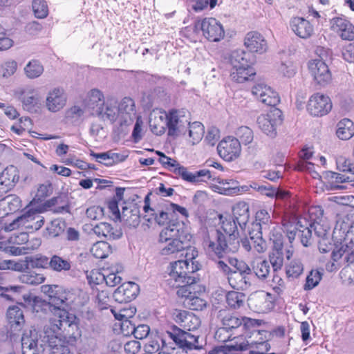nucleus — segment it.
Returning <instances> with one entry per match:
<instances>
[{"label":"nucleus","mask_w":354,"mask_h":354,"mask_svg":"<svg viewBox=\"0 0 354 354\" xmlns=\"http://www.w3.org/2000/svg\"><path fill=\"white\" fill-rule=\"evenodd\" d=\"M19 100L21 102L23 108L29 112L36 111L39 104L37 91L31 88L26 87L16 92Z\"/></svg>","instance_id":"nucleus-23"},{"label":"nucleus","mask_w":354,"mask_h":354,"mask_svg":"<svg viewBox=\"0 0 354 354\" xmlns=\"http://www.w3.org/2000/svg\"><path fill=\"white\" fill-rule=\"evenodd\" d=\"M271 295L265 291L252 293L248 298V305L254 311L264 313L273 307Z\"/></svg>","instance_id":"nucleus-18"},{"label":"nucleus","mask_w":354,"mask_h":354,"mask_svg":"<svg viewBox=\"0 0 354 354\" xmlns=\"http://www.w3.org/2000/svg\"><path fill=\"white\" fill-rule=\"evenodd\" d=\"M331 29L344 40H354V26L346 19L334 17L330 21Z\"/></svg>","instance_id":"nucleus-24"},{"label":"nucleus","mask_w":354,"mask_h":354,"mask_svg":"<svg viewBox=\"0 0 354 354\" xmlns=\"http://www.w3.org/2000/svg\"><path fill=\"white\" fill-rule=\"evenodd\" d=\"M310 74L316 83L325 86L332 80L331 73L327 64L322 59H313L308 63Z\"/></svg>","instance_id":"nucleus-16"},{"label":"nucleus","mask_w":354,"mask_h":354,"mask_svg":"<svg viewBox=\"0 0 354 354\" xmlns=\"http://www.w3.org/2000/svg\"><path fill=\"white\" fill-rule=\"evenodd\" d=\"M216 318L219 320L222 326L216 331L215 336L218 341L223 342L227 341V338L221 337L223 333L232 331L241 326H243L244 329H248L250 326L261 325L262 322V320L260 319L241 317L227 308L219 310Z\"/></svg>","instance_id":"nucleus-5"},{"label":"nucleus","mask_w":354,"mask_h":354,"mask_svg":"<svg viewBox=\"0 0 354 354\" xmlns=\"http://www.w3.org/2000/svg\"><path fill=\"white\" fill-rule=\"evenodd\" d=\"M269 234L270 240L273 243V250L274 251H282L283 249V237L280 230L274 227L270 231H267Z\"/></svg>","instance_id":"nucleus-55"},{"label":"nucleus","mask_w":354,"mask_h":354,"mask_svg":"<svg viewBox=\"0 0 354 354\" xmlns=\"http://www.w3.org/2000/svg\"><path fill=\"white\" fill-rule=\"evenodd\" d=\"M331 259L332 263L326 264V270L330 272L337 270L341 266V262L339 261L342 260L345 263L354 262V241L351 240L348 243L346 241L341 244L340 248L332 250Z\"/></svg>","instance_id":"nucleus-8"},{"label":"nucleus","mask_w":354,"mask_h":354,"mask_svg":"<svg viewBox=\"0 0 354 354\" xmlns=\"http://www.w3.org/2000/svg\"><path fill=\"white\" fill-rule=\"evenodd\" d=\"M44 206L46 209L52 210L55 214L69 212V205L65 197L58 196L47 200Z\"/></svg>","instance_id":"nucleus-35"},{"label":"nucleus","mask_w":354,"mask_h":354,"mask_svg":"<svg viewBox=\"0 0 354 354\" xmlns=\"http://www.w3.org/2000/svg\"><path fill=\"white\" fill-rule=\"evenodd\" d=\"M32 6L35 16L37 18L44 19L47 17L48 8L44 0H33Z\"/></svg>","instance_id":"nucleus-61"},{"label":"nucleus","mask_w":354,"mask_h":354,"mask_svg":"<svg viewBox=\"0 0 354 354\" xmlns=\"http://www.w3.org/2000/svg\"><path fill=\"white\" fill-rule=\"evenodd\" d=\"M245 295L243 292L229 291L226 295V302L232 309H239L244 305Z\"/></svg>","instance_id":"nucleus-47"},{"label":"nucleus","mask_w":354,"mask_h":354,"mask_svg":"<svg viewBox=\"0 0 354 354\" xmlns=\"http://www.w3.org/2000/svg\"><path fill=\"white\" fill-rule=\"evenodd\" d=\"M234 219L239 225L240 227L245 229L250 220V207L248 203L241 201L236 203L233 207Z\"/></svg>","instance_id":"nucleus-32"},{"label":"nucleus","mask_w":354,"mask_h":354,"mask_svg":"<svg viewBox=\"0 0 354 354\" xmlns=\"http://www.w3.org/2000/svg\"><path fill=\"white\" fill-rule=\"evenodd\" d=\"M218 153L225 161L231 162L240 156L241 147L239 139L227 136L217 146Z\"/></svg>","instance_id":"nucleus-12"},{"label":"nucleus","mask_w":354,"mask_h":354,"mask_svg":"<svg viewBox=\"0 0 354 354\" xmlns=\"http://www.w3.org/2000/svg\"><path fill=\"white\" fill-rule=\"evenodd\" d=\"M108 315L99 314L96 310L90 313V338L95 340L94 347L99 348L104 342V319Z\"/></svg>","instance_id":"nucleus-14"},{"label":"nucleus","mask_w":354,"mask_h":354,"mask_svg":"<svg viewBox=\"0 0 354 354\" xmlns=\"http://www.w3.org/2000/svg\"><path fill=\"white\" fill-rule=\"evenodd\" d=\"M19 281L28 285L37 286L44 282L46 278L43 274L33 270L25 271L19 277Z\"/></svg>","instance_id":"nucleus-43"},{"label":"nucleus","mask_w":354,"mask_h":354,"mask_svg":"<svg viewBox=\"0 0 354 354\" xmlns=\"http://www.w3.org/2000/svg\"><path fill=\"white\" fill-rule=\"evenodd\" d=\"M249 57L250 54L242 50H234L230 56V63L233 70L249 66L250 64Z\"/></svg>","instance_id":"nucleus-42"},{"label":"nucleus","mask_w":354,"mask_h":354,"mask_svg":"<svg viewBox=\"0 0 354 354\" xmlns=\"http://www.w3.org/2000/svg\"><path fill=\"white\" fill-rule=\"evenodd\" d=\"M255 74L254 68L249 64L246 67H240V68L233 70L230 76L234 81L238 83H243L245 81L252 80Z\"/></svg>","instance_id":"nucleus-41"},{"label":"nucleus","mask_w":354,"mask_h":354,"mask_svg":"<svg viewBox=\"0 0 354 354\" xmlns=\"http://www.w3.org/2000/svg\"><path fill=\"white\" fill-rule=\"evenodd\" d=\"M234 342L231 345L218 346L212 349L214 354H242L239 351H242L239 348L242 337L234 338Z\"/></svg>","instance_id":"nucleus-49"},{"label":"nucleus","mask_w":354,"mask_h":354,"mask_svg":"<svg viewBox=\"0 0 354 354\" xmlns=\"http://www.w3.org/2000/svg\"><path fill=\"white\" fill-rule=\"evenodd\" d=\"M221 230L214 232V240L206 241L207 252L210 255L218 258H223L229 253H235L240 247L239 232L237 229V222L232 218L221 216Z\"/></svg>","instance_id":"nucleus-3"},{"label":"nucleus","mask_w":354,"mask_h":354,"mask_svg":"<svg viewBox=\"0 0 354 354\" xmlns=\"http://www.w3.org/2000/svg\"><path fill=\"white\" fill-rule=\"evenodd\" d=\"M32 126V121L28 117L21 118L17 122L11 127V130L17 135H22Z\"/></svg>","instance_id":"nucleus-63"},{"label":"nucleus","mask_w":354,"mask_h":354,"mask_svg":"<svg viewBox=\"0 0 354 354\" xmlns=\"http://www.w3.org/2000/svg\"><path fill=\"white\" fill-rule=\"evenodd\" d=\"M77 319L68 310L55 309L42 336V341L51 348L53 354H70L66 344H73L82 335Z\"/></svg>","instance_id":"nucleus-1"},{"label":"nucleus","mask_w":354,"mask_h":354,"mask_svg":"<svg viewBox=\"0 0 354 354\" xmlns=\"http://www.w3.org/2000/svg\"><path fill=\"white\" fill-rule=\"evenodd\" d=\"M24 71L28 78L35 79L43 73L44 66L39 60L32 59L26 64Z\"/></svg>","instance_id":"nucleus-48"},{"label":"nucleus","mask_w":354,"mask_h":354,"mask_svg":"<svg viewBox=\"0 0 354 354\" xmlns=\"http://www.w3.org/2000/svg\"><path fill=\"white\" fill-rule=\"evenodd\" d=\"M227 279L230 286L237 290H245L252 284V278L250 276L243 275L235 271H232Z\"/></svg>","instance_id":"nucleus-33"},{"label":"nucleus","mask_w":354,"mask_h":354,"mask_svg":"<svg viewBox=\"0 0 354 354\" xmlns=\"http://www.w3.org/2000/svg\"><path fill=\"white\" fill-rule=\"evenodd\" d=\"M149 127L151 131L157 136H160L165 132L166 130V121H164L162 116L152 115L149 118Z\"/></svg>","instance_id":"nucleus-57"},{"label":"nucleus","mask_w":354,"mask_h":354,"mask_svg":"<svg viewBox=\"0 0 354 354\" xmlns=\"http://www.w3.org/2000/svg\"><path fill=\"white\" fill-rule=\"evenodd\" d=\"M90 225L93 227L92 232L90 231V238L93 234L99 237L103 236L108 240H115L120 239L122 235L120 230H114L108 223L101 222L96 225L90 223Z\"/></svg>","instance_id":"nucleus-27"},{"label":"nucleus","mask_w":354,"mask_h":354,"mask_svg":"<svg viewBox=\"0 0 354 354\" xmlns=\"http://www.w3.org/2000/svg\"><path fill=\"white\" fill-rule=\"evenodd\" d=\"M143 218L149 223H151L153 221H154L156 223H158L160 225H165L168 222L169 219L168 212H165L163 210L159 211L158 212H156L154 209L153 212H150L149 217H147V216L146 215Z\"/></svg>","instance_id":"nucleus-62"},{"label":"nucleus","mask_w":354,"mask_h":354,"mask_svg":"<svg viewBox=\"0 0 354 354\" xmlns=\"http://www.w3.org/2000/svg\"><path fill=\"white\" fill-rule=\"evenodd\" d=\"M307 109L312 115L323 116L331 111L332 102L328 96L317 93L310 97Z\"/></svg>","instance_id":"nucleus-15"},{"label":"nucleus","mask_w":354,"mask_h":354,"mask_svg":"<svg viewBox=\"0 0 354 354\" xmlns=\"http://www.w3.org/2000/svg\"><path fill=\"white\" fill-rule=\"evenodd\" d=\"M252 93L257 100L267 106H275L280 102L278 94L263 83L254 85L252 87Z\"/></svg>","instance_id":"nucleus-19"},{"label":"nucleus","mask_w":354,"mask_h":354,"mask_svg":"<svg viewBox=\"0 0 354 354\" xmlns=\"http://www.w3.org/2000/svg\"><path fill=\"white\" fill-rule=\"evenodd\" d=\"M105 105L103 93L97 88L90 91V114L96 115L102 114V109Z\"/></svg>","instance_id":"nucleus-34"},{"label":"nucleus","mask_w":354,"mask_h":354,"mask_svg":"<svg viewBox=\"0 0 354 354\" xmlns=\"http://www.w3.org/2000/svg\"><path fill=\"white\" fill-rule=\"evenodd\" d=\"M166 125L168 129V135L176 137L184 133L189 122L187 118L182 114V111L171 110L165 115Z\"/></svg>","instance_id":"nucleus-11"},{"label":"nucleus","mask_w":354,"mask_h":354,"mask_svg":"<svg viewBox=\"0 0 354 354\" xmlns=\"http://www.w3.org/2000/svg\"><path fill=\"white\" fill-rule=\"evenodd\" d=\"M304 271V266L299 260H293L286 267V274L288 278L296 279Z\"/></svg>","instance_id":"nucleus-60"},{"label":"nucleus","mask_w":354,"mask_h":354,"mask_svg":"<svg viewBox=\"0 0 354 354\" xmlns=\"http://www.w3.org/2000/svg\"><path fill=\"white\" fill-rule=\"evenodd\" d=\"M118 114L123 121L121 124L129 125L136 116L134 101L130 97H124L118 106Z\"/></svg>","instance_id":"nucleus-28"},{"label":"nucleus","mask_w":354,"mask_h":354,"mask_svg":"<svg viewBox=\"0 0 354 354\" xmlns=\"http://www.w3.org/2000/svg\"><path fill=\"white\" fill-rule=\"evenodd\" d=\"M251 266L252 272L260 280H265L268 277L270 266L268 260L257 259L251 263Z\"/></svg>","instance_id":"nucleus-39"},{"label":"nucleus","mask_w":354,"mask_h":354,"mask_svg":"<svg viewBox=\"0 0 354 354\" xmlns=\"http://www.w3.org/2000/svg\"><path fill=\"white\" fill-rule=\"evenodd\" d=\"M290 26L295 33L301 38H308L313 32V26L302 17L293 18Z\"/></svg>","instance_id":"nucleus-31"},{"label":"nucleus","mask_w":354,"mask_h":354,"mask_svg":"<svg viewBox=\"0 0 354 354\" xmlns=\"http://www.w3.org/2000/svg\"><path fill=\"white\" fill-rule=\"evenodd\" d=\"M297 225L300 228H297L298 230V236L300 239L301 244L305 247H308L313 243L312 228L310 226H304L301 225L300 221L297 222Z\"/></svg>","instance_id":"nucleus-54"},{"label":"nucleus","mask_w":354,"mask_h":354,"mask_svg":"<svg viewBox=\"0 0 354 354\" xmlns=\"http://www.w3.org/2000/svg\"><path fill=\"white\" fill-rule=\"evenodd\" d=\"M166 245L161 248L162 255L168 256L178 253H185L188 250H194L191 248V240H174L165 243Z\"/></svg>","instance_id":"nucleus-29"},{"label":"nucleus","mask_w":354,"mask_h":354,"mask_svg":"<svg viewBox=\"0 0 354 354\" xmlns=\"http://www.w3.org/2000/svg\"><path fill=\"white\" fill-rule=\"evenodd\" d=\"M37 342V335L35 331L30 330L29 333H24L21 337L23 354H36Z\"/></svg>","instance_id":"nucleus-38"},{"label":"nucleus","mask_w":354,"mask_h":354,"mask_svg":"<svg viewBox=\"0 0 354 354\" xmlns=\"http://www.w3.org/2000/svg\"><path fill=\"white\" fill-rule=\"evenodd\" d=\"M172 316L184 329L174 326L171 330L167 331L169 337L183 352L201 349L205 341L197 332L201 324L200 318L193 313L178 309L174 311Z\"/></svg>","instance_id":"nucleus-2"},{"label":"nucleus","mask_w":354,"mask_h":354,"mask_svg":"<svg viewBox=\"0 0 354 354\" xmlns=\"http://www.w3.org/2000/svg\"><path fill=\"white\" fill-rule=\"evenodd\" d=\"M244 44L251 52L262 54L268 48V45L264 37L258 32H248L244 40Z\"/></svg>","instance_id":"nucleus-26"},{"label":"nucleus","mask_w":354,"mask_h":354,"mask_svg":"<svg viewBox=\"0 0 354 354\" xmlns=\"http://www.w3.org/2000/svg\"><path fill=\"white\" fill-rule=\"evenodd\" d=\"M259 325L250 326L246 330L245 334V339L241 340L239 348L241 350H248L250 346L268 342L271 334L265 330H259L257 328Z\"/></svg>","instance_id":"nucleus-17"},{"label":"nucleus","mask_w":354,"mask_h":354,"mask_svg":"<svg viewBox=\"0 0 354 354\" xmlns=\"http://www.w3.org/2000/svg\"><path fill=\"white\" fill-rule=\"evenodd\" d=\"M323 273L318 270H312L306 277L304 285L305 290H310L316 287L322 278Z\"/></svg>","instance_id":"nucleus-59"},{"label":"nucleus","mask_w":354,"mask_h":354,"mask_svg":"<svg viewBox=\"0 0 354 354\" xmlns=\"http://www.w3.org/2000/svg\"><path fill=\"white\" fill-rule=\"evenodd\" d=\"M236 135L240 142H241L245 145L251 143L254 138L252 130L245 126L239 127L236 132Z\"/></svg>","instance_id":"nucleus-64"},{"label":"nucleus","mask_w":354,"mask_h":354,"mask_svg":"<svg viewBox=\"0 0 354 354\" xmlns=\"http://www.w3.org/2000/svg\"><path fill=\"white\" fill-rule=\"evenodd\" d=\"M67 102V95L62 88H54L46 96V106L50 112H57L62 109Z\"/></svg>","instance_id":"nucleus-22"},{"label":"nucleus","mask_w":354,"mask_h":354,"mask_svg":"<svg viewBox=\"0 0 354 354\" xmlns=\"http://www.w3.org/2000/svg\"><path fill=\"white\" fill-rule=\"evenodd\" d=\"M90 281V295H93V300L95 304L93 310H96L99 314H105L109 316V312L114 314L115 310L110 309L111 307L109 292L107 287L104 284L96 283L91 284Z\"/></svg>","instance_id":"nucleus-7"},{"label":"nucleus","mask_w":354,"mask_h":354,"mask_svg":"<svg viewBox=\"0 0 354 354\" xmlns=\"http://www.w3.org/2000/svg\"><path fill=\"white\" fill-rule=\"evenodd\" d=\"M9 243L13 245H22L21 247H17L13 252L16 254H19L24 251L34 250L38 248L41 245V239L39 238L33 240V244L31 245L28 242V233L26 232H21L15 233L8 239Z\"/></svg>","instance_id":"nucleus-20"},{"label":"nucleus","mask_w":354,"mask_h":354,"mask_svg":"<svg viewBox=\"0 0 354 354\" xmlns=\"http://www.w3.org/2000/svg\"><path fill=\"white\" fill-rule=\"evenodd\" d=\"M185 257V259H180L170 263L168 268V285L171 287H178L184 284H195L198 279L194 273L199 270L201 264L196 260L198 251L188 250L185 253L180 254V257Z\"/></svg>","instance_id":"nucleus-4"},{"label":"nucleus","mask_w":354,"mask_h":354,"mask_svg":"<svg viewBox=\"0 0 354 354\" xmlns=\"http://www.w3.org/2000/svg\"><path fill=\"white\" fill-rule=\"evenodd\" d=\"M185 305L192 310H203L207 308V302L205 299L194 295L184 300Z\"/></svg>","instance_id":"nucleus-56"},{"label":"nucleus","mask_w":354,"mask_h":354,"mask_svg":"<svg viewBox=\"0 0 354 354\" xmlns=\"http://www.w3.org/2000/svg\"><path fill=\"white\" fill-rule=\"evenodd\" d=\"M218 183L224 185L223 187L216 186V189L219 190V192L225 195H231L240 192V188L238 185L239 183L233 179H218Z\"/></svg>","instance_id":"nucleus-45"},{"label":"nucleus","mask_w":354,"mask_h":354,"mask_svg":"<svg viewBox=\"0 0 354 354\" xmlns=\"http://www.w3.org/2000/svg\"><path fill=\"white\" fill-rule=\"evenodd\" d=\"M45 223L44 216L36 210H28L25 214L14 220L8 225L4 227L6 232L14 230L21 227L27 233H32L42 227Z\"/></svg>","instance_id":"nucleus-6"},{"label":"nucleus","mask_w":354,"mask_h":354,"mask_svg":"<svg viewBox=\"0 0 354 354\" xmlns=\"http://www.w3.org/2000/svg\"><path fill=\"white\" fill-rule=\"evenodd\" d=\"M28 266L32 268L46 269L49 267L50 261L48 258L42 254H37L26 257V260Z\"/></svg>","instance_id":"nucleus-53"},{"label":"nucleus","mask_w":354,"mask_h":354,"mask_svg":"<svg viewBox=\"0 0 354 354\" xmlns=\"http://www.w3.org/2000/svg\"><path fill=\"white\" fill-rule=\"evenodd\" d=\"M282 121V112L278 109H274L267 114L259 115L257 118L259 129L272 138L276 136L277 127L281 124Z\"/></svg>","instance_id":"nucleus-9"},{"label":"nucleus","mask_w":354,"mask_h":354,"mask_svg":"<svg viewBox=\"0 0 354 354\" xmlns=\"http://www.w3.org/2000/svg\"><path fill=\"white\" fill-rule=\"evenodd\" d=\"M41 291L48 295L49 301L46 303L42 301L44 305H48L49 309L51 313V317L49 321L54 317V311L55 309H60L66 310L59 306L64 304L67 299L64 292L56 285H43L41 286Z\"/></svg>","instance_id":"nucleus-13"},{"label":"nucleus","mask_w":354,"mask_h":354,"mask_svg":"<svg viewBox=\"0 0 354 354\" xmlns=\"http://www.w3.org/2000/svg\"><path fill=\"white\" fill-rule=\"evenodd\" d=\"M176 239L192 240V236L185 230L184 223L179 221L169 223L165 227Z\"/></svg>","instance_id":"nucleus-40"},{"label":"nucleus","mask_w":354,"mask_h":354,"mask_svg":"<svg viewBox=\"0 0 354 354\" xmlns=\"http://www.w3.org/2000/svg\"><path fill=\"white\" fill-rule=\"evenodd\" d=\"M227 262L229 265L233 266L235 268V270H233V271L242 274L243 275L250 276V277L252 278V266H250L244 261H239L236 258L228 257Z\"/></svg>","instance_id":"nucleus-52"},{"label":"nucleus","mask_w":354,"mask_h":354,"mask_svg":"<svg viewBox=\"0 0 354 354\" xmlns=\"http://www.w3.org/2000/svg\"><path fill=\"white\" fill-rule=\"evenodd\" d=\"M49 267L57 272L67 271L70 270L71 264L68 261L63 259L62 257L53 255L50 260Z\"/></svg>","instance_id":"nucleus-58"},{"label":"nucleus","mask_w":354,"mask_h":354,"mask_svg":"<svg viewBox=\"0 0 354 354\" xmlns=\"http://www.w3.org/2000/svg\"><path fill=\"white\" fill-rule=\"evenodd\" d=\"M195 27L200 28L203 35L209 41H218L225 35L223 26L215 18H205L201 21H198L196 24Z\"/></svg>","instance_id":"nucleus-10"},{"label":"nucleus","mask_w":354,"mask_h":354,"mask_svg":"<svg viewBox=\"0 0 354 354\" xmlns=\"http://www.w3.org/2000/svg\"><path fill=\"white\" fill-rule=\"evenodd\" d=\"M64 232V223L59 219L53 220L46 227L43 236L47 238L58 236Z\"/></svg>","instance_id":"nucleus-50"},{"label":"nucleus","mask_w":354,"mask_h":354,"mask_svg":"<svg viewBox=\"0 0 354 354\" xmlns=\"http://www.w3.org/2000/svg\"><path fill=\"white\" fill-rule=\"evenodd\" d=\"M90 252L96 259H104L111 253V245L105 241H97L93 244Z\"/></svg>","instance_id":"nucleus-44"},{"label":"nucleus","mask_w":354,"mask_h":354,"mask_svg":"<svg viewBox=\"0 0 354 354\" xmlns=\"http://www.w3.org/2000/svg\"><path fill=\"white\" fill-rule=\"evenodd\" d=\"M275 226L277 225L272 221L268 211L266 209H260L257 212L255 222L252 224V228L254 229V232L261 230L266 234L267 231H270V230Z\"/></svg>","instance_id":"nucleus-30"},{"label":"nucleus","mask_w":354,"mask_h":354,"mask_svg":"<svg viewBox=\"0 0 354 354\" xmlns=\"http://www.w3.org/2000/svg\"><path fill=\"white\" fill-rule=\"evenodd\" d=\"M96 115L103 120H109L113 122L119 116L118 106L108 102L102 107V114H97Z\"/></svg>","instance_id":"nucleus-51"},{"label":"nucleus","mask_w":354,"mask_h":354,"mask_svg":"<svg viewBox=\"0 0 354 354\" xmlns=\"http://www.w3.org/2000/svg\"><path fill=\"white\" fill-rule=\"evenodd\" d=\"M337 136L342 140H348L354 136V122L348 119L344 118L337 124Z\"/></svg>","instance_id":"nucleus-36"},{"label":"nucleus","mask_w":354,"mask_h":354,"mask_svg":"<svg viewBox=\"0 0 354 354\" xmlns=\"http://www.w3.org/2000/svg\"><path fill=\"white\" fill-rule=\"evenodd\" d=\"M139 292V286L134 282H126L120 286L114 292L116 301L127 303L134 299Z\"/></svg>","instance_id":"nucleus-25"},{"label":"nucleus","mask_w":354,"mask_h":354,"mask_svg":"<svg viewBox=\"0 0 354 354\" xmlns=\"http://www.w3.org/2000/svg\"><path fill=\"white\" fill-rule=\"evenodd\" d=\"M8 321L15 330H20L25 320L21 309L16 306L10 307L7 311Z\"/></svg>","instance_id":"nucleus-37"},{"label":"nucleus","mask_w":354,"mask_h":354,"mask_svg":"<svg viewBox=\"0 0 354 354\" xmlns=\"http://www.w3.org/2000/svg\"><path fill=\"white\" fill-rule=\"evenodd\" d=\"M120 220L129 227H136L140 222V211L137 204L133 203H126L122 207Z\"/></svg>","instance_id":"nucleus-21"},{"label":"nucleus","mask_w":354,"mask_h":354,"mask_svg":"<svg viewBox=\"0 0 354 354\" xmlns=\"http://www.w3.org/2000/svg\"><path fill=\"white\" fill-rule=\"evenodd\" d=\"M263 231L257 230L254 232V229L251 228L249 232L250 236L252 239V243H253V248L258 253H263L266 250L267 244L266 242L262 238Z\"/></svg>","instance_id":"nucleus-46"}]
</instances>
